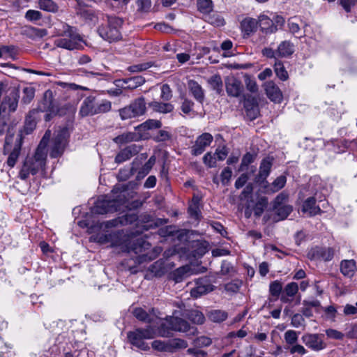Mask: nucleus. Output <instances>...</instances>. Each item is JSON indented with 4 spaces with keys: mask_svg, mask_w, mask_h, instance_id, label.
<instances>
[{
    "mask_svg": "<svg viewBox=\"0 0 357 357\" xmlns=\"http://www.w3.org/2000/svg\"><path fill=\"white\" fill-rule=\"evenodd\" d=\"M50 137V131L45 132L40 144H38L33 157H27L20 171L19 176L21 179H26L29 174L35 175L45 165L47 157L46 147Z\"/></svg>",
    "mask_w": 357,
    "mask_h": 357,
    "instance_id": "obj_1",
    "label": "nucleus"
},
{
    "mask_svg": "<svg viewBox=\"0 0 357 357\" xmlns=\"http://www.w3.org/2000/svg\"><path fill=\"white\" fill-rule=\"evenodd\" d=\"M128 236L123 231L114 232L109 234H102L98 237L100 243H111L112 246H121L124 251H133L137 254L142 250L149 249L150 244L143 238H137L135 242L131 243Z\"/></svg>",
    "mask_w": 357,
    "mask_h": 357,
    "instance_id": "obj_2",
    "label": "nucleus"
},
{
    "mask_svg": "<svg viewBox=\"0 0 357 357\" xmlns=\"http://www.w3.org/2000/svg\"><path fill=\"white\" fill-rule=\"evenodd\" d=\"M58 38L54 40V45L60 48L68 50H77L82 47L84 42L82 36L77 32L76 29L68 24L61 22L56 28Z\"/></svg>",
    "mask_w": 357,
    "mask_h": 357,
    "instance_id": "obj_3",
    "label": "nucleus"
},
{
    "mask_svg": "<svg viewBox=\"0 0 357 357\" xmlns=\"http://www.w3.org/2000/svg\"><path fill=\"white\" fill-rule=\"evenodd\" d=\"M114 195L112 198H105L98 199L93 208V212L97 214H105L113 213L120 210L121 206L126 203V191L123 190L118 193L116 189L112 190Z\"/></svg>",
    "mask_w": 357,
    "mask_h": 357,
    "instance_id": "obj_4",
    "label": "nucleus"
},
{
    "mask_svg": "<svg viewBox=\"0 0 357 357\" xmlns=\"http://www.w3.org/2000/svg\"><path fill=\"white\" fill-rule=\"evenodd\" d=\"M123 24V20L115 16L107 17V22L102 24L98 29L100 36L104 40L112 43L121 39L122 36L120 31Z\"/></svg>",
    "mask_w": 357,
    "mask_h": 357,
    "instance_id": "obj_5",
    "label": "nucleus"
},
{
    "mask_svg": "<svg viewBox=\"0 0 357 357\" xmlns=\"http://www.w3.org/2000/svg\"><path fill=\"white\" fill-rule=\"evenodd\" d=\"M36 109L38 110V113H46L45 115V120L46 121H50L56 115L61 116L65 114V109L63 107L60 108L54 103L52 92L50 90H47L44 93L43 99Z\"/></svg>",
    "mask_w": 357,
    "mask_h": 357,
    "instance_id": "obj_6",
    "label": "nucleus"
},
{
    "mask_svg": "<svg viewBox=\"0 0 357 357\" xmlns=\"http://www.w3.org/2000/svg\"><path fill=\"white\" fill-rule=\"evenodd\" d=\"M127 337L132 345L142 351H148L150 347L144 340L153 339L154 337V332L151 327L137 328L133 331H129L127 333Z\"/></svg>",
    "mask_w": 357,
    "mask_h": 357,
    "instance_id": "obj_7",
    "label": "nucleus"
},
{
    "mask_svg": "<svg viewBox=\"0 0 357 357\" xmlns=\"http://www.w3.org/2000/svg\"><path fill=\"white\" fill-rule=\"evenodd\" d=\"M301 340L307 347L314 351H319L326 347L324 335L321 333H305Z\"/></svg>",
    "mask_w": 357,
    "mask_h": 357,
    "instance_id": "obj_8",
    "label": "nucleus"
},
{
    "mask_svg": "<svg viewBox=\"0 0 357 357\" xmlns=\"http://www.w3.org/2000/svg\"><path fill=\"white\" fill-rule=\"evenodd\" d=\"M195 287L190 290V296L197 298L214 290L215 287L210 283L208 278H201L195 280Z\"/></svg>",
    "mask_w": 357,
    "mask_h": 357,
    "instance_id": "obj_9",
    "label": "nucleus"
},
{
    "mask_svg": "<svg viewBox=\"0 0 357 357\" xmlns=\"http://www.w3.org/2000/svg\"><path fill=\"white\" fill-rule=\"evenodd\" d=\"M67 143L66 130H61L53 139L50 156L57 158L60 156L66 147Z\"/></svg>",
    "mask_w": 357,
    "mask_h": 357,
    "instance_id": "obj_10",
    "label": "nucleus"
},
{
    "mask_svg": "<svg viewBox=\"0 0 357 357\" xmlns=\"http://www.w3.org/2000/svg\"><path fill=\"white\" fill-rule=\"evenodd\" d=\"M226 91L229 96L239 97L243 91V86L240 79L234 75L227 76L225 79Z\"/></svg>",
    "mask_w": 357,
    "mask_h": 357,
    "instance_id": "obj_11",
    "label": "nucleus"
},
{
    "mask_svg": "<svg viewBox=\"0 0 357 357\" xmlns=\"http://www.w3.org/2000/svg\"><path fill=\"white\" fill-rule=\"evenodd\" d=\"M213 141V136L208 132L201 135L195 141L194 146L192 147L191 153L194 155L202 154Z\"/></svg>",
    "mask_w": 357,
    "mask_h": 357,
    "instance_id": "obj_12",
    "label": "nucleus"
},
{
    "mask_svg": "<svg viewBox=\"0 0 357 357\" xmlns=\"http://www.w3.org/2000/svg\"><path fill=\"white\" fill-rule=\"evenodd\" d=\"M96 100V98L95 96H89L86 97L80 106L79 114L82 117L96 115L97 103Z\"/></svg>",
    "mask_w": 357,
    "mask_h": 357,
    "instance_id": "obj_13",
    "label": "nucleus"
},
{
    "mask_svg": "<svg viewBox=\"0 0 357 357\" xmlns=\"http://www.w3.org/2000/svg\"><path fill=\"white\" fill-rule=\"evenodd\" d=\"M273 162V158L271 157H266L261 160L259 173L255 178L257 183H259L261 184L265 183L267 177L271 173Z\"/></svg>",
    "mask_w": 357,
    "mask_h": 357,
    "instance_id": "obj_14",
    "label": "nucleus"
},
{
    "mask_svg": "<svg viewBox=\"0 0 357 357\" xmlns=\"http://www.w3.org/2000/svg\"><path fill=\"white\" fill-rule=\"evenodd\" d=\"M263 86L266 96L271 101L278 103L282 101V93L273 81H267Z\"/></svg>",
    "mask_w": 357,
    "mask_h": 357,
    "instance_id": "obj_15",
    "label": "nucleus"
},
{
    "mask_svg": "<svg viewBox=\"0 0 357 357\" xmlns=\"http://www.w3.org/2000/svg\"><path fill=\"white\" fill-rule=\"evenodd\" d=\"M116 85L124 89H135L142 86L145 82V79L142 76H135L116 81Z\"/></svg>",
    "mask_w": 357,
    "mask_h": 357,
    "instance_id": "obj_16",
    "label": "nucleus"
},
{
    "mask_svg": "<svg viewBox=\"0 0 357 357\" xmlns=\"http://www.w3.org/2000/svg\"><path fill=\"white\" fill-rule=\"evenodd\" d=\"M19 97L17 91H11L8 96L4 98L0 109L3 112H5L6 109H8L9 112H15L17 107Z\"/></svg>",
    "mask_w": 357,
    "mask_h": 357,
    "instance_id": "obj_17",
    "label": "nucleus"
},
{
    "mask_svg": "<svg viewBox=\"0 0 357 357\" xmlns=\"http://www.w3.org/2000/svg\"><path fill=\"white\" fill-rule=\"evenodd\" d=\"M287 182L286 176L281 175L277 177L271 183L267 181L262 183L264 192L267 194L275 193L281 190Z\"/></svg>",
    "mask_w": 357,
    "mask_h": 357,
    "instance_id": "obj_18",
    "label": "nucleus"
},
{
    "mask_svg": "<svg viewBox=\"0 0 357 357\" xmlns=\"http://www.w3.org/2000/svg\"><path fill=\"white\" fill-rule=\"evenodd\" d=\"M188 89L194 98L202 104L205 99V93L202 86L196 81L190 79L188 82Z\"/></svg>",
    "mask_w": 357,
    "mask_h": 357,
    "instance_id": "obj_19",
    "label": "nucleus"
},
{
    "mask_svg": "<svg viewBox=\"0 0 357 357\" xmlns=\"http://www.w3.org/2000/svg\"><path fill=\"white\" fill-rule=\"evenodd\" d=\"M302 212L307 213L309 216H314L322 213L320 207L316 205V199L314 197H308L302 205Z\"/></svg>",
    "mask_w": 357,
    "mask_h": 357,
    "instance_id": "obj_20",
    "label": "nucleus"
},
{
    "mask_svg": "<svg viewBox=\"0 0 357 357\" xmlns=\"http://www.w3.org/2000/svg\"><path fill=\"white\" fill-rule=\"evenodd\" d=\"M139 152L138 146L135 144H132L127 146L126 148L121 150L116 156L115 162L117 163H121L124 161L129 160L131 157L135 155Z\"/></svg>",
    "mask_w": 357,
    "mask_h": 357,
    "instance_id": "obj_21",
    "label": "nucleus"
},
{
    "mask_svg": "<svg viewBox=\"0 0 357 357\" xmlns=\"http://www.w3.org/2000/svg\"><path fill=\"white\" fill-rule=\"evenodd\" d=\"M257 22L261 30L265 33H273L278 31L273 20L265 15H261Z\"/></svg>",
    "mask_w": 357,
    "mask_h": 357,
    "instance_id": "obj_22",
    "label": "nucleus"
},
{
    "mask_svg": "<svg viewBox=\"0 0 357 357\" xmlns=\"http://www.w3.org/2000/svg\"><path fill=\"white\" fill-rule=\"evenodd\" d=\"M137 216L135 214H127L118 218L107 221L105 224V227L112 228L118 226L119 225L130 224L137 220Z\"/></svg>",
    "mask_w": 357,
    "mask_h": 357,
    "instance_id": "obj_23",
    "label": "nucleus"
},
{
    "mask_svg": "<svg viewBox=\"0 0 357 357\" xmlns=\"http://www.w3.org/2000/svg\"><path fill=\"white\" fill-rule=\"evenodd\" d=\"M21 146H22V138L20 135H18L15 141L14 146L13 150L10 151L8 160H7V165L10 167H13L16 164L17 159L19 158V155L20 154V150H21Z\"/></svg>",
    "mask_w": 357,
    "mask_h": 357,
    "instance_id": "obj_24",
    "label": "nucleus"
},
{
    "mask_svg": "<svg viewBox=\"0 0 357 357\" xmlns=\"http://www.w3.org/2000/svg\"><path fill=\"white\" fill-rule=\"evenodd\" d=\"M312 257L325 261H331L334 257V250L331 248H316L312 250Z\"/></svg>",
    "mask_w": 357,
    "mask_h": 357,
    "instance_id": "obj_25",
    "label": "nucleus"
},
{
    "mask_svg": "<svg viewBox=\"0 0 357 357\" xmlns=\"http://www.w3.org/2000/svg\"><path fill=\"white\" fill-rule=\"evenodd\" d=\"M169 324L172 330L179 332H188L191 329L188 322L179 317H170Z\"/></svg>",
    "mask_w": 357,
    "mask_h": 357,
    "instance_id": "obj_26",
    "label": "nucleus"
},
{
    "mask_svg": "<svg viewBox=\"0 0 357 357\" xmlns=\"http://www.w3.org/2000/svg\"><path fill=\"white\" fill-rule=\"evenodd\" d=\"M298 291V286L296 282H290L287 284L282 293L280 301L282 303H290L292 299L290 298L294 296Z\"/></svg>",
    "mask_w": 357,
    "mask_h": 357,
    "instance_id": "obj_27",
    "label": "nucleus"
},
{
    "mask_svg": "<svg viewBox=\"0 0 357 357\" xmlns=\"http://www.w3.org/2000/svg\"><path fill=\"white\" fill-rule=\"evenodd\" d=\"M277 52L280 58L290 56L294 52V45L289 40L282 41L279 44Z\"/></svg>",
    "mask_w": 357,
    "mask_h": 357,
    "instance_id": "obj_28",
    "label": "nucleus"
},
{
    "mask_svg": "<svg viewBox=\"0 0 357 357\" xmlns=\"http://www.w3.org/2000/svg\"><path fill=\"white\" fill-rule=\"evenodd\" d=\"M128 105L139 116L144 115L146 112V103L143 96L134 99Z\"/></svg>",
    "mask_w": 357,
    "mask_h": 357,
    "instance_id": "obj_29",
    "label": "nucleus"
},
{
    "mask_svg": "<svg viewBox=\"0 0 357 357\" xmlns=\"http://www.w3.org/2000/svg\"><path fill=\"white\" fill-rule=\"evenodd\" d=\"M356 269V264L354 259L342 260L340 263V271L344 276L352 277Z\"/></svg>",
    "mask_w": 357,
    "mask_h": 357,
    "instance_id": "obj_30",
    "label": "nucleus"
},
{
    "mask_svg": "<svg viewBox=\"0 0 357 357\" xmlns=\"http://www.w3.org/2000/svg\"><path fill=\"white\" fill-rule=\"evenodd\" d=\"M149 106L156 112L167 114L172 112L174 106L171 103L161 102L158 101H152L149 103Z\"/></svg>",
    "mask_w": 357,
    "mask_h": 357,
    "instance_id": "obj_31",
    "label": "nucleus"
},
{
    "mask_svg": "<svg viewBox=\"0 0 357 357\" xmlns=\"http://www.w3.org/2000/svg\"><path fill=\"white\" fill-rule=\"evenodd\" d=\"M258 26V22L254 18H245L241 23L242 31L247 35L256 31Z\"/></svg>",
    "mask_w": 357,
    "mask_h": 357,
    "instance_id": "obj_32",
    "label": "nucleus"
},
{
    "mask_svg": "<svg viewBox=\"0 0 357 357\" xmlns=\"http://www.w3.org/2000/svg\"><path fill=\"white\" fill-rule=\"evenodd\" d=\"M207 317L213 322L220 323L227 319L228 314L224 310H213L208 312Z\"/></svg>",
    "mask_w": 357,
    "mask_h": 357,
    "instance_id": "obj_33",
    "label": "nucleus"
},
{
    "mask_svg": "<svg viewBox=\"0 0 357 357\" xmlns=\"http://www.w3.org/2000/svg\"><path fill=\"white\" fill-rule=\"evenodd\" d=\"M138 139V135L136 133L128 132L116 137L114 139V142L119 144H123L132 141H137Z\"/></svg>",
    "mask_w": 357,
    "mask_h": 357,
    "instance_id": "obj_34",
    "label": "nucleus"
},
{
    "mask_svg": "<svg viewBox=\"0 0 357 357\" xmlns=\"http://www.w3.org/2000/svg\"><path fill=\"white\" fill-rule=\"evenodd\" d=\"M38 110L33 109L29 112L25 120V129L27 132L32 131L36 126Z\"/></svg>",
    "mask_w": 357,
    "mask_h": 357,
    "instance_id": "obj_35",
    "label": "nucleus"
},
{
    "mask_svg": "<svg viewBox=\"0 0 357 357\" xmlns=\"http://www.w3.org/2000/svg\"><path fill=\"white\" fill-rule=\"evenodd\" d=\"M273 210L275 211V214L278 217L275 218V220L279 221L286 219L293 211V208L291 205H284L278 208H273Z\"/></svg>",
    "mask_w": 357,
    "mask_h": 357,
    "instance_id": "obj_36",
    "label": "nucleus"
},
{
    "mask_svg": "<svg viewBox=\"0 0 357 357\" xmlns=\"http://www.w3.org/2000/svg\"><path fill=\"white\" fill-rule=\"evenodd\" d=\"M38 7L45 11L56 13L59 10L58 5L52 0H39Z\"/></svg>",
    "mask_w": 357,
    "mask_h": 357,
    "instance_id": "obj_37",
    "label": "nucleus"
},
{
    "mask_svg": "<svg viewBox=\"0 0 357 357\" xmlns=\"http://www.w3.org/2000/svg\"><path fill=\"white\" fill-rule=\"evenodd\" d=\"M190 268L188 266H182L175 270L171 274V278L178 283L181 282L185 276L188 273Z\"/></svg>",
    "mask_w": 357,
    "mask_h": 357,
    "instance_id": "obj_38",
    "label": "nucleus"
},
{
    "mask_svg": "<svg viewBox=\"0 0 357 357\" xmlns=\"http://www.w3.org/2000/svg\"><path fill=\"white\" fill-rule=\"evenodd\" d=\"M118 112L121 119L123 121L139 117L136 112H134L133 109H131L129 105L119 109Z\"/></svg>",
    "mask_w": 357,
    "mask_h": 357,
    "instance_id": "obj_39",
    "label": "nucleus"
},
{
    "mask_svg": "<svg viewBox=\"0 0 357 357\" xmlns=\"http://www.w3.org/2000/svg\"><path fill=\"white\" fill-rule=\"evenodd\" d=\"M208 83L218 93L222 91V81L220 75H214L208 79Z\"/></svg>",
    "mask_w": 357,
    "mask_h": 357,
    "instance_id": "obj_40",
    "label": "nucleus"
},
{
    "mask_svg": "<svg viewBox=\"0 0 357 357\" xmlns=\"http://www.w3.org/2000/svg\"><path fill=\"white\" fill-rule=\"evenodd\" d=\"M162 126V123L158 120L149 119L143 123L136 127L139 130H146L153 128H160Z\"/></svg>",
    "mask_w": 357,
    "mask_h": 357,
    "instance_id": "obj_41",
    "label": "nucleus"
},
{
    "mask_svg": "<svg viewBox=\"0 0 357 357\" xmlns=\"http://www.w3.org/2000/svg\"><path fill=\"white\" fill-rule=\"evenodd\" d=\"M274 70L280 79L286 81L289 78L288 73L280 61H277L275 63Z\"/></svg>",
    "mask_w": 357,
    "mask_h": 357,
    "instance_id": "obj_42",
    "label": "nucleus"
},
{
    "mask_svg": "<svg viewBox=\"0 0 357 357\" xmlns=\"http://www.w3.org/2000/svg\"><path fill=\"white\" fill-rule=\"evenodd\" d=\"M188 318L195 324H202L205 321V317L200 311L194 310L188 314Z\"/></svg>",
    "mask_w": 357,
    "mask_h": 357,
    "instance_id": "obj_43",
    "label": "nucleus"
},
{
    "mask_svg": "<svg viewBox=\"0 0 357 357\" xmlns=\"http://www.w3.org/2000/svg\"><path fill=\"white\" fill-rule=\"evenodd\" d=\"M286 347H291L297 343L298 335V333L294 330H288L284 334Z\"/></svg>",
    "mask_w": 357,
    "mask_h": 357,
    "instance_id": "obj_44",
    "label": "nucleus"
},
{
    "mask_svg": "<svg viewBox=\"0 0 357 357\" xmlns=\"http://www.w3.org/2000/svg\"><path fill=\"white\" fill-rule=\"evenodd\" d=\"M132 314L138 320L144 322L150 323L151 321L149 314L142 307H136L132 311Z\"/></svg>",
    "mask_w": 357,
    "mask_h": 357,
    "instance_id": "obj_45",
    "label": "nucleus"
},
{
    "mask_svg": "<svg viewBox=\"0 0 357 357\" xmlns=\"http://www.w3.org/2000/svg\"><path fill=\"white\" fill-rule=\"evenodd\" d=\"M282 284L280 281L275 280L271 282L269 292L271 296L278 298L280 294L282 295Z\"/></svg>",
    "mask_w": 357,
    "mask_h": 357,
    "instance_id": "obj_46",
    "label": "nucleus"
},
{
    "mask_svg": "<svg viewBox=\"0 0 357 357\" xmlns=\"http://www.w3.org/2000/svg\"><path fill=\"white\" fill-rule=\"evenodd\" d=\"M268 204V199L266 197H260L253 208L256 216H260Z\"/></svg>",
    "mask_w": 357,
    "mask_h": 357,
    "instance_id": "obj_47",
    "label": "nucleus"
},
{
    "mask_svg": "<svg viewBox=\"0 0 357 357\" xmlns=\"http://www.w3.org/2000/svg\"><path fill=\"white\" fill-rule=\"evenodd\" d=\"M26 31L30 37L43 38L47 35V31L45 29H38L33 26L27 27Z\"/></svg>",
    "mask_w": 357,
    "mask_h": 357,
    "instance_id": "obj_48",
    "label": "nucleus"
},
{
    "mask_svg": "<svg viewBox=\"0 0 357 357\" xmlns=\"http://www.w3.org/2000/svg\"><path fill=\"white\" fill-rule=\"evenodd\" d=\"M112 109V102L107 100H102L97 103L96 114H104L110 112Z\"/></svg>",
    "mask_w": 357,
    "mask_h": 357,
    "instance_id": "obj_49",
    "label": "nucleus"
},
{
    "mask_svg": "<svg viewBox=\"0 0 357 357\" xmlns=\"http://www.w3.org/2000/svg\"><path fill=\"white\" fill-rule=\"evenodd\" d=\"M199 10L207 13L212 10L213 3L211 0H197Z\"/></svg>",
    "mask_w": 357,
    "mask_h": 357,
    "instance_id": "obj_50",
    "label": "nucleus"
},
{
    "mask_svg": "<svg viewBox=\"0 0 357 357\" xmlns=\"http://www.w3.org/2000/svg\"><path fill=\"white\" fill-rule=\"evenodd\" d=\"M24 17L29 22H36L40 20L43 17L42 13L36 10H29L26 12Z\"/></svg>",
    "mask_w": 357,
    "mask_h": 357,
    "instance_id": "obj_51",
    "label": "nucleus"
},
{
    "mask_svg": "<svg viewBox=\"0 0 357 357\" xmlns=\"http://www.w3.org/2000/svg\"><path fill=\"white\" fill-rule=\"evenodd\" d=\"M24 96L22 97V102L24 104H29L34 98L35 90L32 87H26L23 90Z\"/></svg>",
    "mask_w": 357,
    "mask_h": 357,
    "instance_id": "obj_52",
    "label": "nucleus"
},
{
    "mask_svg": "<svg viewBox=\"0 0 357 357\" xmlns=\"http://www.w3.org/2000/svg\"><path fill=\"white\" fill-rule=\"evenodd\" d=\"M137 11L141 13H147L151 7V0H137Z\"/></svg>",
    "mask_w": 357,
    "mask_h": 357,
    "instance_id": "obj_53",
    "label": "nucleus"
},
{
    "mask_svg": "<svg viewBox=\"0 0 357 357\" xmlns=\"http://www.w3.org/2000/svg\"><path fill=\"white\" fill-rule=\"evenodd\" d=\"M255 158V155L250 153H245L242 158L239 170L243 171L250 164L254 162Z\"/></svg>",
    "mask_w": 357,
    "mask_h": 357,
    "instance_id": "obj_54",
    "label": "nucleus"
},
{
    "mask_svg": "<svg viewBox=\"0 0 357 357\" xmlns=\"http://www.w3.org/2000/svg\"><path fill=\"white\" fill-rule=\"evenodd\" d=\"M285 349L289 350L291 354L296 353L303 356L307 353V350L305 349V347L303 345L298 344L297 343L291 347H285Z\"/></svg>",
    "mask_w": 357,
    "mask_h": 357,
    "instance_id": "obj_55",
    "label": "nucleus"
},
{
    "mask_svg": "<svg viewBox=\"0 0 357 357\" xmlns=\"http://www.w3.org/2000/svg\"><path fill=\"white\" fill-rule=\"evenodd\" d=\"M253 192V185L252 183H248L245 188L242 191L240 198L241 200H246L248 202H249V199L251 198Z\"/></svg>",
    "mask_w": 357,
    "mask_h": 357,
    "instance_id": "obj_56",
    "label": "nucleus"
},
{
    "mask_svg": "<svg viewBox=\"0 0 357 357\" xmlns=\"http://www.w3.org/2000/svg\"><path fill=\"white\" fill-rule=\"evenodd\" d=\"M288 199V195L284 192L280 193L275 198L273 202V208H278L281 206H284L285 202Z\"/></svg>",
    "mask_w": 357,
    "mask_h": 357,
    "instance_id": "obj_57",
    "label": "nucleus"
},
{
    "mask_svg": "<svg viewBox=\"0 0 357 357\" xmlns=\"http://www.w3.org/2000/svg\"><path fill=\"white\" fill-rule=\"evenodd\" d=\"M305 319L300 314H295L291 318V324L295 328L305 326Z\"/></svg>",
    "mask_w": 357,
    "mask_h": 357,
    "instance_id": "obj_58",
    "label": "nucleus"
},
{
    "mask_svg": "<svg viewBox=\"0 0 357 357\" xmlns=\"http://www.w3.org/2000/svg\"><path fill=\"white\" fill-rule=\"evenodd\" d=\"M220 273L222 275H231L234 273V269L231 263L224 261L221 264Z\"/></svg>",
    "mask_w": 357,
    "mask_h": 357,
    "instance_id": "obj_59",
    "label": "nucleus"
},
{
    "mask_svg": "<svg viewBox=\"0 0 357 357\" xmlns=\"http://www.w3.org/2000/svg\"><path fill=\"white\" fill-rule=\"evenodd\" d=\"M160 97L162 100L166 101H168L172 98V90L168 84H165L162 86Z\"/></svg>",
    "mask_w": 357,
    "mask_h": 357,
    "instance_id": "obj_60",
    "label": "nucleus"
},
{
    "mask_svg": "<svg viewBox=\"0 0 357 357\" xmlns=\"http://www.w3.org/2000/svg\"><path fill=\"white\" fill-rule=\"evenodd\" d=\"M171 138V135L166 130H160L157 135L153 137V139L157 142H165Z\"/></svg>",
    "mask_w": 357,
    "mask_h": 357,
    "instance_id": "obj_61",
    "label": "nucleus"
},
{
    "mask_svg": "<svg viewBox=\"0 0 357 357\" xmlns=\"http://www.w3.org/2000/svg\"><path fill=\"white\" fill-rule=\"evenodd\" d=\"M232 171L229 167H225L221 173V181L223 185H227L231 177Z\"/></svg>",
    "mask_w": 357,
    "mask_h": 357,
    "instance_id": "obj_62",
    "label": "nucleus"
},
{
    "mask_svg": "<svg viewBox=\"0 0 357 357\" xmlns=\"http://www.w3.org/2000/svg\"><path fill=\"white\" fill-rule=\"evenodd\" d=\"M203 162L208 167H213L216 165V158L210 152H208L204 155Z\"/></svg>",
    "mask_w": 357,
    "mask_h": 357,
    "instance_id": "obj_63",
    "label": "nucleus"
},
{
    "mask_svg": "<svg viewBox=\"0 0 357 357\" xmlns=\"http://www.w3.org/2000/svg\"><path fill=\"white\" fill-rule=\"evenodd\" d=\"M245 82L248 91L252 93H256L258 91V86L255 80L250 79L248 76H246Z\"/></svg>",
    "mask_w": 357,
    "mask_h": 357,
    "instance_id": "obj_64",
    "label": "nucleus"
}]
</instances>
